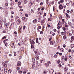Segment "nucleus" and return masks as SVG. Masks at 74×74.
<instances>
[{
  "label": "nucleus",
  "mask_w": 74,
  "mask_h": 74,
  "mask_svg": "<svg viewBox=\"0 0 74 74\" xmlns=\"http://www.w3.org/2000/svg\"><path fill=\"white\" fill-rule=\"evenodd\" d=\"M26 17H27L28 16V14H26L25 15Z\"/></svg>",
  "instance_id": "obj_53"
},
{
  "label": "nucleus",
  "mask_w": 74,
  "mask_h": 74,
  "mask_svg": "<svg viewBox=\"0 0 74 74\" xmlns=\"http://www.w3.org/2000/svg\"><path fill=\"white\" fill-rule=\"evenodd\" d=\"M14 5V3L12 2L11 3V5L12 7L13 6V5Z\"/></svg>",
  "instance_id": "obj_20"
},
{
  "label": "nucleus",
  "mask_w": 74,
  "mask_h": 74,
  "mask_svg": "<svg viewBox=\"0 0 74 74\" xmlns=\"http://www.w3.org/2000/svg\"><path fill=\"white\" fill-rule=\"evenodd\" d=\"M63 47L64 48H65V47H66V45H65V44L63 45Z\"/></svg>",
  "instance_id": "obj_57"
},
{
  "label": "nucleus",
  "mask_w": 74,
  "mask_h": 74,
  "mask_svg": "<svg viewBox=\"0 0 74 74\" xmlns=\"http://www.w3.org/2000/svg\"><path fill=\"white\" fill-rule=\"evenodd\" d=\"M14 23H12L10 25V27H14Z\"/></svg>",
  "instance_id": "obj_13"
},
{
  "label": "nucleus",
  "mask_w": 74,
  "mask_h": 74,
  "mask_svg": "<svg viewBox=\"0 0 74 74\" xmlns=\"http://www.w3.org/2000/svg\"><path fill=\"white\" fill-rule=\"evenodd\" d=\"M19 11H23V9H20Z\"/></svg>",
  "instance_id": "obj_63"
},
{
  "label": "nucleus",
  "mask_w": 74,
  "mask_h": 74,
  "mask_svg": "<svg viewBox=\"0 0 74 74\" xmlns=\"http://www.w3.org/2000/svg\"><path fill=\"white\" fill-rule=\"evenodd\" d=\"M21 29H22V27H21L20 26L19 27V30H21Z\"/></svg>",
  "instance_id": "obj_55"
},
{
  "label": "nucleus",
  "mask_w": 74,
  "mask_h": 74,
  "mask_svg": "<svg viewBox=\"0 0 74 74\" xmlns=\"http://www.w3.org/2000/svg\"><path fill=\"white\" fill-rule=\"evenodd\" d=\"M50 44L51 45H53V41H51L50 42Z\"/></svg>",
  "instance_id": "obj_28"
},
{
  "label": "nucleus",
  "mask_w": 74,
  "mask_h": 74,
  "mask_svg": "<svg viewBox=\"0 0 74 74\" xmlns=\"http://www.w3.org/2000/svg\"><path fill=\"white\" fill-rule=\"evenodd\" d=\"M60 50L61 51H62V52H64V49H63V48H61L60 49Z\"/></svg>",
  "instance_id": "obj_27"
},
{
  "label": "nucleus",
  "mask_w": 74,
  "mask_h": 74,
  "mask_svg": "<svg viewBox=\"0 0 74 74\" xmlns=\"http://www.w3.org/2000/svg\"><path fill=\"white\" fill-rule=\"evenodd\" d=\"M41 10L42 11H44V8H42L41 9Z\"/></svg>",
  "instance_id": "obj_59"
},
{
  "label": "nucleus",
  "mask_w": 74,
  "mask_h": 74,
  "mask_svg": "<svg viewBox=\"0 0 74 74\" xmlns=\"http://www.w3.org/2000/svg\"><path fill=\"white\" fill-rule=\"evenodd\" d=\"M54 56L55 58H56L58 57L57 55L56 54H55L54 55Z\"/></svg>",
  "instance_id": "obj_32"
},
{
  "label": "nucleus",
  "mask_w": 74,
  "mask_h": 74,
  "mask_svg": "<svg viewBox=\"0 0 74 74\" xmlns=\"http://www.w3.org/2000/svg\"><path fill=\"white\" fill-rule=\"evenodd\" d=\"M35 58L36 60H38L39 59V56H36Z\"/></svg>",
  "instance_id": "obj_15"
},
{
  "label": "nucleus",
  "mask_w": 74,
  "mask_h": 74,
  "mask_svg": "<svg viewBox=\"0 0 74 74\" xmlns=\"http://www.w3.org/2000/svg\"><path fill=\"white\" fill-rule=\"evenodd\" d=\"M60 1L61 3H64V0H61Z\"/></svg>",
  "instance_id": "obj_30"
},
{
  "label": "nucleus",
  "mask_w": 74,
  "mask_h": 74,
  "mask_svg": "<svg viewBox=\"0 0 74 74\" xmlns=\"http://www.w3.org/2000/svg\"><path fill=\"white\" fill-rule=\"evenodd\" d=\"M49 3V1L48 0L46 1V3L47 4H48Z\"/></svg>",
  "instance_id": "obj_31"
},
{
  "label": "nucleus",
  "mask_w": 74,
  "mask_h": 74,
  "mask_svg": "<svg viewBox=\"0 0 74 74\" xmlns=\"http://www.w3.org/2000/svg\"><path fill=\"white\" fill-rule=\"evenodd\" d=\"M8 4L7 3H5V6H6V7H7L8 6Z\"/></svg>",
  "instance_id": "obj_48"
},
{
  "label": "nucleus",
  "mask_w": 74,
  "mask_h": 74,
  "mask_svg": "<svg viewBox=\"0 0 74 74\" xmlns=\"http://www.w3.org/2000/svg\"><path fill=\"white\" fill-rule=\"evenodd\" d=\"M41 18H42L41 16H38V19H41Z\"/></svg>",
  "instance_id": "obj_22"
},
{
  "label": "nucleus",
  "mask_w": 74,
  "mask_h": 74,
  "mask_svg": "<svg viewBox=\"0 0 74 74\" xmlns=\"http://www.w3.org/2000/svg\"><path fill=\"white\" fill-rule=\"evenodd\" d=\"M31 12L32 13V14H34V10H33L32 9L31 10Z\"/></svg>",
  "instance_id": "obj_24"
},
{
  "label": "nucleus",
  "mask_w": 74,
  "mask_h": 74,
  "mask_svg": "<svg viewBox=\"0 0 74 74\" xmlns=\"http://www.w3.org/2000/svg\"><path fill=\"white\" fill-rule=\"evenodd\" d=\"M33 45H31V48H32V49L34 48V47L33 46Z\"/></svg>",
  "instance_id": "obj_41"
},
{
  "label": "nucleus",
  "mask_w": 74,
  "mask_h": 74,
  "mask_svg": "<svg viewBox=\"0 0 74 74\" xmlns=\"http://www.w3.org/2000/svg\"><path fill=\"white\" fill-rule=\"evenodd\" d=\"M62 29H63V30L65 31V30H66V28H65V27H62Z\"/></svg>",
  "instance_id": "obj_36"
},
{
  "label": "nucleus",
  "mask_w": 74,
  "mask_h": 74,
  "mask_svg": "<svg viewBox=\"0 0 74 74\" xmlns=\"http://www.w3.org/2000/svg\"><path fill=\"white\" fill-rule=\"evenodd\" d=\"M4 44L5 45V46H6V47H7V46L8 45V43L7 42H5Z\"/></svg>",
  "instance_id": "obj_25"
},
{
  "label": "nucleus",
  "mask_w": 74,
  "mask_h": 74,
  "mask_svg": "<svg viewBox=\"0 0 74 74\" xmlns=\"http://www.w3.org/2000/svg\"><path fill=\"white\" fill-rule=\"evenodd\" d=\"M60 27L59 26H58V27H57V29H58V30H59V29H60Z\"/></svg>",
  "instance_id": "obj_44"
},
{
  "label": "nucleus",
  "mask_w": 74,
  "mask_h": 74,
  "mask_svg": "<svg viewBox=\"0 0 74 74\" xmlns=\"http://www.w3.org/2000/svg\"><path fill=\"white\" fill-rule=\"evenodd\" d=\"M57 42L58 43H60V40L59 39H57Z\"/></svg>",
  "instance_id": "obj_6"
},
{
  "label": "nucleus",
  "mask_w": 74,
  "mask_h": 74,
  "mask_svg": "<svg viewBox=\"0 0 74 74\" xmlns=\"http://www.w3.org/2000/svg\"><path fill=\"white\" fill-rule=\"evenodd\" d=\"M30 44L31 45H34V44H35V42L34 41L32 42L30 41Z\"/></svg>",
  "instance_id": "obj_5"
},
{
  "label": "nucleus",
  "mask_w": 74,
  "mask_h": 74,
  "mask_svg": "<svg viewBox=\"0 0 74 74\" xmlns=\"http://www.w3.org/2000/svg\"><path fill=\"white\" fill-rule=\"evenodd\" d=\"M17 21L19 23H20V22H21V20L19 19H18L17 20Z\"/></svg>",
  "instance_id": "obj_51"
},
{
  "label": "nucleus",
  "mask_w": 74,
  "mask_h": 74,
  "mask_svg": "<svg viewBox=\"0 0 74 74\" xmlns=\"http://www.w3.org/2000/svg\"><path fill=\"white\" fill-rule=\"evenodd\" d=\"M71 49H70L68 51L69 52H71Z\"/></svg>",
  "instance_id": "obj_61"
},
{
  "label": "nucleus",
  "mask_w": 74,
  "mask_h": 74,
  "mask_svg": "<svg viewBox=\"0 0 74 74\" xmlns=\"http://www.w3.org/2000/svg\"><path fill=\"white\" fill-rule=\"evenodd\" d=\"M65 71H67V68L65 67L64 68Z\"/></svg>",
  "instance_id": "obj_58"
},
{
  "label": "nucleus",
  "mask_w": 74,
  "mask_h": 74,
  "mask_svg": "<svg viewBox=\"0 0 74 74\" xmlns=\"http://www.w3.org/2000/svg\"><path fill=\"white\" fill-rule=\"evenodd\" d=\"M6 36H3L2 38V40H4V38H6Z\"/></svg>",
  "instance_id": "obj_39"
},
{
  "label": "nucleus",
  "mask_w": 74,
  "mask_h": 74,
  "mask_svg": "<svg viewBox=\"0 0 74 74\" xmlns=\"http://www.w3.org/2000/svg\"><path fill=\"white\" fill-rule=\"evenodd\" d=\"M5 8V7L4 6V8H3V12H6V10H7V9Z\"/></svg>",
  "instance_id": "obj_7"
},
{
  "label": "nucleus",
  "mask_w": 74,
  "mask_h": 74,
  "mask_svg": "<svg viewBox=\"0 0 74 74\" xmlns=\"http://www.w3.org/2000/svg\"><path fill=\"white\" fill-rule=\"evenodd\" d=\"M4 25L5 27H6L7 28H8V24H7V23H6V22H4Z\"/></svg>",
  "instance_id": "obj_3"
},
{
  "label": "nucleus",
  "mask_w": 74,
  "mask_h": 74,
  "mask_svg": "<svg viewBox=\"0 0 74 74\" xmlns=\"http://www.w3.org/2000/svg\"><path fill=\"white\" fill-rule=\"evenodd\" d=\"M45 20L44 19H43L41 21V23H44L45 22Z\"/></svg>",
  "instance_id": "obj_23"
},
{
  "label": "nucleus",
  "mask_w": 74,
  "mask_h": 74,
  "mask_svg": "<svg viewBox=\"0 0 74 74\" xmlns=\"http://www.w3.org/2000/svg\"><path fill=\"white\" fill-rule=\"evenodd\" d=\"M59 55H60V56H62V53H59Z\"/></svg>",
  "instance_id": "obj_62"
},
{
  "label": "nucleus",
  "mask_w": 74,
  "mask_h": 74,
  "mask_svg": "<svg viewBox=\"0 0 74 74\" xmlns=\"http://www.w3.org/2000/svg\"><path fill=\"white\" fill-rule=\"evenodd\" d=\"M33 22H34L35 23V22H37V20H36V19L34 20L33 21Z\"/></svg>",
  "instance_id": "obj_35"
},
{
  "label": "nucleus",
  "mask_w": 74,
  "mask_h": 74,
  "mask_svg": "<svg viewBox=\"0 0 74 74\" xmlns=\"http://www.w3.org/2000/svg\"><path fill=\"white\" fill-rule=\"evenodd\" d=\"M60 25V22H59V23H58V25H57V26H59V25Z\"/></svg>",
  "instance_id": "obj_52"
},
{
  "label": "nucleus",
  "mask_w": 74,
  "mask_h": 74,
  "mask_svg": "<svg viewBox=\"0 0 74 74\" xmlns=\"http://www.w3.org/2000/svg\"><path fill=\"white\" fill-rule=\"evenodd\" d=\"M18 5H21V1H19V2H18Z\"/></svg>",
  "instance_id": "obj_40"
},
{
  "label": "nucleus",
  "mask_w": 74,
  "mask_h": 74,
  "mask_svg": "<svg viewBox=\"0 0 74 74\" xmlns=\"http://www.w3.org/2000/svg\"><path fill=\"white\" fill-rule=\"evenodd\" d=\"M64 60L65 61H66H66H67V58H64Z\"/></svg>",
  "instance_id": "obj_50"
},
{
  "label": "nucleus",
  "mask_w": 74,
  "mask_h": 74,
  "mask_svg": "<svg viewBox=\"0 0 74 74\" xmlns=\"http://www.w3.org/2000/svg\"><path fill=\"white\" fill-rule=\"evenodd\" d=\"M57 63L58 64H59V63H60V60H58L57 61Z\"/></svg>",
  "instance_id": "obj_47"
},
{
  "label": "nucleus",
  "mask_w": 74,
  "mask_h": 74,
  "mask_svg": "<svg viewBox=\"0 0 74 74\" xmlns=\"http://www.w3.org/2000/svg\"><path fill=\"white\" fill-rule=\"evenodd\" d=\"M26 28V26L25 25L23 27V30H25Z\"/></svg>",
  "instance_id": "obj_45"
},
{
  "label": "nucleus",
  "mask_w": 74,
  "mask_h": 74,
  "mask_svg": "<svg viewBox=\"0 0 74 74\" xmlns=\"http://www.w3.org/2000/svg\"><path fill=\"white\" fill-rule=\"evenodd\" d=\"M34 51L36 55H38V52L36 50H35V51L34 50Z\"/></svg>",
  "instance_id": "obj_11"
},
{
  "label": "nucleus",
  "mask_w": 74,
  "mask_h": 74,
  "mask_svg": "<svg viewBox=\"0 0 74 74\" xmlns=\"http://www.w3.org/2000/svg\"><path fill=\"white\" fill-rule=\"evenodd\" d=\"M32 69H34V67H35V64H33L32 65Z\"/></svg>",
  "instance_id": "obj_12"
},
{
  "label": "nucleus",
  "mask_w": 74,
  "mask_h": 74,
  "mask_svg": "<svg viewBox=\"0 0 74 74\" xmlns=\"http://www.w3.org/2000/svg\"><path fill=\"white\" fill-rule=\"evenodd\" d=\"M33 2H34L33 1H31L30 2V3L31 4H33Z\"/></svg>",
  "instance_id": "obj_60"
},
{
  "label": "nucleus",
  "mask_w": 74,
  "mask_h": 74,
  "mask_svg": "<svg viewBox=\"0 0 74 74\" xmlns=\"http://www.w3.org/2000/svg\"><path fill=\"white\" fill-rule=\"evenodd\" d=\"M23 7L22 6H19V8H22Z\"/></svg>",
  "instance_id": "obj_64"
},
{
  "label": "nucleus",
  "mask_w": 74,
  "mask_h": 74,
  "mask_svg": "<svg viewBox=\"0 0 74 74\" xmlns=\"http://www.w3.org/2000/svg\"><path fill=\"white\" fill-rule=\"evenodd\" d=\"M18 73H19L20 74H21V73H22V71H18Z\"/></svg>",
  "instance_id": "obj_38"
},
{
  "label": "nucleus",
  "mask_w": 74,
  "mask_h": 74,
  "mask_svg": "<svg viewBox=\"0 0 74 74\" xmlns=\"http://www.w3.org/2000/svg\"><path fill=\"white\" fill-rule=\"evenodd\" d=\"M47 63L49 64H49H51V61H49L47 62Z\"/></svg>",
  "instance_id": "obj_17"
},
{
  "label": "nucleus",
  "mask_w": 74,
  "mask_h": 74,
  "mask_svg": "<svg viewBox=\"0 0 74 74\" xmlns=\"http://www.w3.org/2000/svg\"><path fill=\"white\" fill-rule=\"evenodd\" d=\"M4 71L5 73L6 74V73H7V70L4 69Z\"/></svg>",
  "instance_id": "obj_29"
},
{
  "label": "nucleus",
  "mask_w": 74,
  "mask_h": 74,
  "mask_svg": "<svg viewBox=\"0 0 74 74\" xmlns=\"http://www.w3.org/2000/svg\"><path fill=\"white\" fill-rule=\"evenodd\" d=\"M59 9L60 10H62V9H63V6H62V5H59Z\"/></svg>",
  "instance_id": "obj_4"
},
{
  "label": "nucleus",
  "mask_w": 74,
  "mask_h": 74,
  "mask_svg": "<svg viewBox=\"0 0 74 74\" xmlns=\"http://www.w3.org/2000/svg\"><path fill=\"white\" fill-rule=\"evenodd\" d=\"M74 47V44H72L71 45V48H73Z\"/></svg>",
  "instance_id": "obj_21"
},
{
  "label": "nucleus",
  "mask_w": 74,
  "mask_h": 74,
  "mask_svg": "<svg viewBox=\"0 0 74 74\" xmlns=\"http://www.w3.org/2000/svg\"><path fill=\"white\" fill-rule=\"evenodd\" d=\"M21 19L23 20V21H25V17H22V18H21Z\"/></svg>",
  "instance_id": "obj_26"
},
{
  "label": "nucleus",
  "mask_w": 74,
  "mask_h": 74,
  "mask_svg": "<svg viewBox=\"0 0 74 74\" xmlns=\"http://www.w3.org/2000/svg\"><path fill=\"white\" fill-rule=\"evenodd\" d=\"M43 4V3L42 2H41L40 3V5H42Z\"/></svg>",
  "instance_id": "obj_42"
},
{
  "label": "nucleus",
  "mask_w": 74,
  "mask_h": 74,
  "mask_svg": "<svg viewBox=\"0 0 74 74\" xmlns=\"http://www.w3.org/2000/svg\"><path fill=\"white\" fill-rule=\"evenodd\" d=\"M11 72H12V70H11L9 69L8 70V73H11Z\"/></svg>",
  "instance_id": "obj_18"
},
{
  "label": "nucleus",
  "mask_w": 74,
  "mask_h": 74,
  "mask_svg": "<svg viewBox=\"0 0 74 74\" xmlns=\"http://www.w3.org/2000/svg\"><path fill=\"white\" fill-rule=\"evenodd\" d=\"M17 66H21V62L20 61H18L17 62Z\"/></svg>",
  "instance_id": "obj_2"
},
{
  "label": "nucleus",
  "mask_w": 74,
  "mask_h": 74,
  "mask_svg": "<svg viewBox=\"0 0 74 74\" xmlns=\"http://www.w3.org/2000/svg\"><path fill=\"white\" fill-rule=\"evenodd\" d=\"M43 34V32L42 31H41L40 32V34Z\"/></svg>",
  "instance_id": "obj_54"
},
{
  "label": "nucleus",
  "mask_w": 74,
  "mask_h": 74,
  "mask_svg": "<svg viewBox=\"0 0 74 74\" xmlns=\"http://www.w3.org/2000/svg\"><path fill=\"white\" fill-rule=\"evenodd\" d=\"M2 33H6V31H5V30H4L2 32Z\"/></svg>",
  "instance_id": "obj_34"
},
{
  "label": "nucleus",
  "mask_w": 74,
  "mask_h": 74,
  "mask_svg": "<svg viewBox=\"0 0 74 74\" xmlns=\"http://www.w3.org/2000/svg\"><path fill=\"white\" fill-rule=\"evenodd\" d=\"M68 25H69L70 26L73 25V24L71 23L70 22H68Z\"/></svg>",
  "instance_id": "obj_14"
},
{
  "label": "nucleus",
  "mask_w": 74,
  "mask_h": 74,
  "mask_svg": "<svg viewBox=\"0 0 74 74\" xmlns=\"http://www.w3.org/2000/svg\"><path fill=\"white\" fill-rule=\"evenodd\" d=\"M27 1H24V4H26V3H27Z\"/></svg>",
  "instance_id": "obj_43"
},
{
  "label": "nucleus",
  "mask_w": 74,
  "mask_h": 74,
  "mask_svg": "<svg viewBox=\"0 0 74 74\" xmlns=\"http://www.w3.org/2000/svg\"><path fill=\"white\" fill-rule=\"evenodd\" d=\"M71 39L72 40V41H74V37L73 36H72L71 38Z\"/></svg>",
  "instance_id": "obj_16"
},
{
  "label": "nucleus",
  "mask_w": 74,
  "mask_h": 74,
  "mask_svg": "<svg viewBox=\"0 0 74 74\" xmlns=\"http://www.w3.org/2000/svg\"><path fill=\"white\" fill-rule=\"evenodd\" d=\"M60 46H58V47L57 48V49H60Z\"/></svg>",
  "instance_id": "obj_56"
},
{
  "label": "nucleus",
  "mask_w": 74,
  "mask_h": 74,
  "mask_svg": "<svg viewBox=\"0 0 74 74\" xmlns=\"http://www.w3.org/2000/svg\"><path fill=\"white\" fill-rule=\"evenodd\" d=\"M6 63V62H4L2 63V64L3 65V66L4 67H7V64Z\"/></svg>",
  "instance_id": "obj_1"
},
{
  "label": "nucleus",
  "mask_w": 74,
  "mask_h": 74,
  "mask_svg": "<svg viewBox=\"0 0 74 74\" xmlns=\"http://www.w3.org/2000/svg\"><path fill=\"white\" fill-rule=\"evenodd\" d=\"M32 61L33 62H35V60L34 58H33L32 59Z\"/></svg>",
  "instance_id": "obj_46"
},
{
  "label": "nucleus",
  "mask_w": 74,
  "mask_h": 74,
  "mask_svg": "<svg viewBox=\"0 0 74 74\" xmlns=\"http://www.w3.org/2000/svg\"><path fill=\"white\" fill-rule=\"evenodd\" d=\"M41 28V26H39L37 28V29H40Z\"/></svg>",
  "instance_id": "obj_37"
},
{
  "label": "nucleus",
  "mask_w": 74,
  "mask_h": 74,
  "mask_svg": "<svg viewBox=\"0 0 74 74\" xmlns=\"http://www.w3.org/2000/svg\"><path fill=\"white\" fill-rule=\"evenodd\" d=\"M45 65L46 67H48V66H49V64L47 63H45Z\"/></svg>",
  "instance_id": "obj_9"
},
{
  "label": "nucleus",
  "mask_w": 74,
  "mask_h": 74,
  "mask_svg": "<svg viewBox=\"0 0 74 74\" xmlns=\"http://www.w3.org/2000/svg\"><path fill=\"white\" fill-rule=\"evenodd\" d=\"M44 60H41L40 61V63H44Z\"/></svg>",
  "instance_id": "obj_10"
},
{
  "label": "nucleus",
  "mask_w": 74,
  "mask_h": 74,
  "mask_svg": "<svg viewBox=\"0 0 74 74\" xmlns=\"http://www.w3.org/2000/svg\"><path fill=\"white\" fill-rule=\"evenodd\" d=\"M58 66L60 67H62V65H61V64H60L58 65Z\"/></svg>",
  "instance_id": "obj_49"
},
{
  "label": "nucleus",
  "mask_w": 74,
  "mask_h": 74,
  "mask_svg": "<svg viewBox=\"0 0 74 74\" xmlns=\"http://www.w3.org/2000/svg\"><path fill=\"white\" fill-rule=\"evenodd\" d=\"M21 51H24L25 50V48H24V47H22L21 48Z\"/></svg>",
  "instance_id": "obj_8"
},
{
  "label": "nucleus",
  "mask_w": 74,
  "mask_h": 74,
  "mask_svg": "<svg viewBox=\"0 0 74 74\" xmlns=\"http://www.w3.org/2000/svg\"><path fill=\"white\" fill-rule=\"evenodd\" d=\"M66 35H64L63 36V38L64 40H66Z\"/></svg>",
  "instance_id": "obj_19"
},
{
  "label": "nucleus",
  "mask_w": 74,
  "mask_h": 74,
  "mask_svg": "<svg viewBox=\"0 0 74 74\" xmlns=\"http://www.w3.org/2000/svg\"><path fill=\"white\" fill-rule=\"evenodd\" d=\"M65 14H66V16H67V17H68V16H69V17H70V16H68V14L67 13H66Z\"/></svg>",
  "instance_id": "obj_33"
}]
</instances>
